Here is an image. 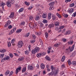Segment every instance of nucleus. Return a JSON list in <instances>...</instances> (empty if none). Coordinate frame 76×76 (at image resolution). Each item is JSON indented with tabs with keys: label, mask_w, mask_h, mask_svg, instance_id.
I'll list each match as a JSON object with an SVG mask.
<instances>
[{
	"label": "nucleus",
	"mask_w": 76,
	"mask_h": 76,
	"mask_svg": "<svg viewBox=\"0 0 76 76\" xmlns=\"http://www.w3.org/2000/svg\"><path fill=\"white\" fill-rule=\"evenodd\" d=\"M0 52L1 53H5L6 52V50L5 49H1L0 50Z\"/></svg>",
	"instance_id": "nucleus-21"
},
{
	"label": "nucleus",
	"mask_w": 76,
	"mask_h": 76,
	"mask_svg": "<svg viewBox=\"0 0 76 76\" xmlns=\"http://www.w3.org/2000/svg\"><path fill=\"white\" fill-rule=\"evenodd\" d=\"M57 16H58V18H61V15H60L58 13H57Z\"/></svg>",
	"instance_id": "nucleus-54"
},
{
	"label": "nucleus",
	"mask_w": 76,
	"mask_h": 76,
	"mask_svg": "<svg viewBox=\"0 0 76 76\" xmlns=\"http://www.w3.org/2000/svg\"><path fill=\"white\" fill-rule=\"evenodd\" d=\"M35 34L36 35H37V36H38V33L37 31H36L35 32Z\"/></svg>",
	"instance_id": "nucleus-62"
},
{
	"label": "nucleus",
	"mask_w": 76,
	"mask_h": 76,
	"mask_svg": "<svg viewBox=\"0 0 76 76\" xmlns=\"http://www.w3.org/2000/svg\"><path fill=\"white\" fill-rule=\"evenodd\" d=\"M73 11H74L73 9L72 8L70 10L69 12L70 13H72L73 12Z\"/></svg>",
	"instance_id": "nucleus-35"
},
{
	"label": "nucleus",
	"mask_w": 76,
	"mask_h": 76,
	"mask_svg": "<svg viewBox=\"0 0 76 76\" xmlns=\"http://www.w3.org/2000/svg\"><path fill=\"white\" fill-rule=\"evenodd\" d=\"M51 18V14H49L48 15V19H50Z\"/></svg>",
	"instance_id": "nucleus-29"
},
{
	"label": "nucleus",
	"mask_w": 76,
	"mask_h": 76,
	"mask_svg": "<svg viewBox=\"0 0 76 76\" xmlns=\"http://www.w3.org/2000/svg\"><path fill=\"white\" fill-rule=\"evenodd\" d=\"M65 33L66 35H68L69 34H71V31L70 30H68V31H66L65 32Z\"/></svg>",
	"instance_id": "nucleus-13"
},
{
	"label": "nucleus",
	"mask_w": 76,
	"mask_h": 76,
	"mask_svg": "<svg viewBox=\"0 0 76 76\" xmlns=\"http://www.w3.org/2000/svg\"><path fill=\"white\" fill-rule=\"evenodd\" d=\"M24 59V58H19L18 59L19 61H22V60H23Z\"/></svg>",
	"instance_id": "nucleus-47"
},
{
	"label": "nucleus",
	"mask_w": 76,
	"mask_h": 76,
	"mask_svg": "<svg viewBox=\"0 0 76 76\" xmlns=\"http://www.w3.org/2000/svg\"><path fill=\"white\" fill-rule=\"evenodd\" d=\"M29 26L30 28H35V27L34 25L32 24V23H29Z\"/></svg>",
	"instance_id": "nucleus-11"
},
{
	"label": "nucleus",
	"mask_w": 76,
	"mask_h": 76,
	"mask_svg": "<svg viewBox=\"0 0 76 76\" xmlns=\"http://www.w3.org/2000/svg\"><path fill=\"white\" fill-rule=\"evenodd\" d=\"M45 65L43 63H42L41 64V67L42 69H44L45 68Z\"/></svg>",
	"instance_id": "nucleus-14"
},
{
	"label": "nucleus",
	"mask_w": 76,
	"mask_h": 76,
	"mask_svg": "<svg viewBox=\"0 0 76 76\" xmlns=\"http://www.w3.org/2000/svg\"><path fill=\"white\" fill-rule=\"evenodd\" d=\"M23 45V41H19L18 42V46L19 48H21Z\"/></svg>",
	"instance_id": "nucleus-4"
},
{
	"label": "nucleus",
	"mask_w": 76,
	"mask_h": 76,
	"mask_svg": "<svg viewBox=\"0 0 76 76\" xmlns=\"http://www.w3.org/2000/svg\"><path fill=\"white\" fill-rule=\"evenodd\" d=\"M32 37L33 38V39H36V36L35 35V34H33L32 35Z\"/></svg>",
	"instance_id": "nucleus-33"
},
{
	"label": "nucleus",
	"mask_w": 76,
	"mask_h": 76,
	"mask_svg": "<svg viewBox=\"0 0 76 76\" xmlns=\"http://www.w3.org/2000/svg\"><path fill=\"white\" fill-rule=\"evenodd\" d=\"M67 62L69 64V65H70V64H71V61H70V59H69L68 60Z\"/></svg>",
	"instance_id": "nucleus-36"
},
{
	"label": "nucleus",
	"mask_w": 76,
	"mask_h": 76,
	"mask_svg": "<svg viewBox=\"0 0 76 76\" xmlns=\"http://www.w3.org/2000/svg\"><path fill=\"white\" fill-rule=\"evenodd\" d=\"M31 46L30 45H29L28 46V48L29 51H31Z\"/></svg>",
	"instance_id": "nucleus-60"
},
{
	"label": "nucleus",
	"mask_w": 76,
	"mask_h": 76,
	"mask_svg": "<svg viewBox=\"0 0 76 76\" xmlns=\"http://www.w3.org/2000/svg\"><path fill=\"white\" fill-rule=\"evenodd\" d=\"M13 33H14V32H13L12 31V30H11L10 32V33H9V35H11V34H13Z\"/></svg>",
	"instance_id": "nucleus-50"
},
{
	"label": "nucleus",
	"mask_w": 76,
	"mask_h": 76,
	"mask_svg": "<svg viewBox=\"0 0 76 76\" xmlns=\"http://www.w3.org/2000/svg\"><path fill=\"white\" fill-rule=\"evenodd\" d=\"M73 41L72 40L68 42V44L69 45H72V44H73Z\"/></svg>",
	"instance_id": "nucleus-19"
},
{
	"label": "nucleus",
	"mask_w": 76,
	"mask_h": 76,
	"mask_svg": "<svg viewBox=\"0 0 76 76\" xmlns=\"http://www.w3.org/2000/svg\"><path fill=\"white\" fill-rule=\"evenodd\" d=\"M75 6V4L74 3H72L71 4H70L69 5V7H73Z\"/></svg>",
	"instance_id": "nucleus-34"
},
{
	"label": "nucleus",
	"mask_w": 76,
	"mask_h": 76,
	"mask_svg": "<svg viewBox=\"0 0 76 76\" xmlns=\"http://www.w3.org/2000/svg\"><path fill=\"white\" fill-rule=\"evenodd\" d=\"M34 19V18H33V17L31 16H30L29 17V20H32Z\"/></svg>",
	"instance_id": "nucleus-41"
},
{
	"label": "nucleus",
	"mask_w": 76,
	"mask_h": 76,
	"mask_svg": "<svg viewBox=\"0 0 76 76\" xmlns=\"http://www.w3.org/2000/svg\"><path fill=\"white\" fill-rule=\"evenodd\" d=\"M39 41L40 42L41 45H42V44H43V41H42V40H41V39H40Z\"/></svg>",
	"instance_id": "nucleus-42"
},
{
	"label": "nucleus",
	"mask_w": 76,
	"mask_h": 76,
	"mask_svg": "<svg viewBox=\"0 0 76 76\" xmlns=\"http://www.w3.org/2000/svg\"><path fill=\"white\" fill-rule=\"evenodd\" d=\"M40 19V15H37L36 16L35 18L36 20H38Z\"/></svg>",
	"instance_id": "nucleus-8"
},
{
	"label": "nucleus",
	"mask_w": 76,
	"mask_h": 76,
	"mask_svg": "<svg viewBox=\"0 0 76 76\" xmlns=\"http://www.w3.org/2000/svg\"><path fill=\"white\" fill-rule=\"evenodd\" d=\"M21 31H22L21 29L18 30H17V31H16V32L17 33H19Z\"/></svg>",
	"instance_id": "nucleus-45"
},
{
	"label": "nucleus",
	"mask_w": 76,
	"mask_h": 76,
	"mask_svg": "<svg viewBox=\"0 0 76 76\" xmlns=\"http://www.w3.org/2000/svg\"><path fill=\"white\" fill-rule=\"evenodd\" d=\"M54 47H58V43H56L54 45Z\"/></svg>",
	"instance_id": "nucleus-43"
},
{
	"label": "nucleus",
	"mask_w": 76,
	"mask_h": 76,
	"mask_svg": "<svg viewBox=\"0 0 76 76\" xmlns=\"http://www.w3.org/2000/svg\"><path fill=\"white\" fill-rule=\"evenodd\" d=\"M54 3H55V2H52L51 3H50L49 4V6H53L54 4Z\"/></svg>",
	"instance_id": "nucleus-25"
},
{
	"label": "nucleus",
	"mask_w": 76,
	"mask_h": 76,
	"mask_svg": "<svg viewBox=\"0 0 76 76\" xmlns=\"http://www.w3.org/2000/svg\"><path fill=\"white\" fill-rule=\"evenodd\" d=\"M45 59L47 60H48V61H51V58H50V57L47 56L45 57Z\"/></svg>",
	"instance_id": "nucleus-17"
},
{
	"label": "nucleus",
	"mask_w": 76,
	"mask_h": 76,
	"mask_svg": "<svg viewBox=\"0 0 76 76\" xmlns=\"http://www.w3.org/2000/svg\"><path fill=\"white\" fill-rule=\"evenodd\" d=\"M54 7H53V6H50L49 7V10H53Z\"/></svg>",
	"instance_id": "nucleus-20"
},
{
	"label": "nucleus",
	"mask_w": 76,
	"mask_h": 76,
	"mask_svg": "<svg viewBox=\"0 0 76 76\" xmlns=\"http://www.w3.org/2000/svg\"><path fill=\"white\" fill-rule=\"evenodd\" d=\"M4 54H0V57H1L3 58V57H4Z\"/></svg>",
	"instance_id": "nucleus-44"
},
{
	"label": "nucleus",
	"mask_w": 76,
	"mask_h": 76,
	"mask_svg": "<svg viewBox=\"0 0 76 76\" xmlns=\"http://www.w3.org/2000/svg\"><path fill=\"white\" fill-rule=\"evenodd\" d=\"M29 35H30V33H28L24 36V37H28L29 36Z\"/></svg>",
	"instance_id": "nucleus-16"
},
{
	"label": "nucleus",
	"mask_w": 76,
	"mask_h": 76,
	"mask_svg": "<svg viewBox=\"0 0 76 76\" xmlns=\"http://www.w3.org/2000/svg\"><path fill=\"white\" fill-rule=\"evenodd\" d=\"M52 18L53 20H56V16L54 15H53L52 17Z\"/></svg>",
	"instance_id": "nucleus-24"
},
{
	"label": "nucleus",
	"mask_w": 76,
	"mask_h": 76,
	"mask_svg": "<svg viewBox=\"0 0 76 76\" xmlns=\"http://www.w3.org/2000/svg\"><path fill=\"white\" fill-rule=\"evenodd\" d=\"M15 39H13L12 41V43H14L15 42Z\"/></svg>",
	"instance_id": "nucleus-57"
},
{
	"label": "nucleus",
	"mask_w": 76,
	"mask_h": 76,
	"mask_svg": "<svg viewBox=\"0 0 76 76\" xmlns=\"http://www.w3.org/2000/svg\"><path fill=\"white\" fill-rule=\"evenodd\" d=\"M25 53L26 55H28L29 54V53L28 50H27L25 51Z\"/></svg>",
	"instance_id": "nucleus-49"
},
{
	"label": "nucleus",
	"mask_w": 76,
	"mask_h": 76,
	"mask_svg": "<svg viewBox=\"0 0 76 76\" xmlns=\"http://www.w3.org/2000/svg\"><path fill=\"white\" fill-rule=\"evenodd\" d=\"M43 22L44 23H47L48 22V21L46 20H44L43 21Z\"/></svg>",
	"instance_id": "nucleus-38"
},
{
	"label": "nucleus",
	"mask_w": 76,
	"mask_h": 76,
	"mask_svg": "<svg viewBox=\"0 0 76 76\" xmlns=\"http://www.w3.org/2000/svg\"><path fill=\"white\" fill-rule=\"evenodd\" d=\"M16 28H15L14 29H13L12 31V32H14L16 31Z\"/></svg>",
	"instance_id": "nucleus-59"
},
{
	"label": "nucleus",
	"mask_w": 76,
	"mask_h": 76,
	"mask_svg": "<svg viewBox=\"0 0 76 76\" xmlns=\"http://www.w3.org/2000/svg\"><path fill=\"white\" fill-rule=\"evenodd\" d=\"M74 53H75L72 54V56H75V54H76V50L75 51H74Z\"/></svg>",
	"instance_id": "nucleus-63"
},
{
	"label": "nucleus",
	"mask_w": 76,
	"mask_h": 76,
	"mask_svg": "<svg viewBox=\"0 0 76 76\" xmlns=\"http://www.w3.org/2000/svg\"><path fill=\"white\" fill-rule=\"evenodd\" d=\"M42 54L40 53H38L37 55V57H38L39 58V57H41Z\"/></svg>",
	"instance_id": "nucleus-31"
},
{
	"label": "nucleus",
	"mask_w": 76,
	"mask_h": 76,
	"mask_svg": "<svg viewBox=\"0 0 76 76\" xmlns=\"http://www.w3.org/2000/svg\"><path fill=\"white\" fill-rule=\"evenodd\" d=\"M59 29H60V28L59 27H56L55 28L56 31H58Z\"/></svg>",
	"instance_id": "nucleus-61"
},
{
	"label": "nucleus",
	"mask_w": 76,
	"mask_h": 76,
	"mask_svg": "<svg viewBox=\"0 0 76 76\" xmlns=\"http://www.w3.org/2000/svg\"><path fill=\"white\" fill-rule=\"evenodd\" d=\"M8 28L9 29H11V28H12V26L11 25H10L8 26Z\"/></svg>",
	"instance_id": "nucleus-56"
},
{
	"label": "nucleus",
	"mask_w": 76,
	"mask_h": 76,
	"mask_svg": "<svg viewBox=\"0 0 76 76\" xmlns=\"http://www.w3.org/2000/svg\"><path fill=\"white\" fill-rule=\"evenodd\" d=\"M8 47H10L11 46V43H10V42H8Z\"/></svg>",
	"instance_id": "nucleus-52"
},
{
	"label": "nucleus",
	"mask_w": 76,
	"mask_h": 76,
	"mask_svg": "<svg viewBox=\"0 0 76 76\" xmlns=\"http://www.w3.org/2000/svg\"><path fill=\"white\" fill-rule=\"evenodd\" d=\"M35 39H33L31 40L30 42L31 44H34V43L35 42Z\"/></svg>",
	"instance_id": "nucleus-18"
},
{
	"label": "nucleus",
	"mask_w": 76,
	"mask_h": 76,
	"mask_svg": "<svg viewBox=\"0 0 76 76\" xmlns=\"http://www.w3.org/2000/svg\"><path fill=\"white\" fill-rule=\"evenodd\" d=\"M39 48V47H36L34 49H33L31 50V53L32 54H35L37 52L38 53L40 50Z\"/></svg>",
	"instance_id": "nucleus-3"
},
{
	"label": "nucleus",
	"mask_w": 76,
	"mask_h": 76,
	"mask_svg": "<svg viewBox=\"0 0 76 76\" xmlns=\"http://www.w3.org/2000/svg\"><path fill=\"white\" fill-rule=\"evenodd\" d=\"M21 69H22V67H19L15 71L16 74H18L19 72H20V71L21 70Z\"/></svg>",
	"instance_id": "nucleus-6"
},
{
	"label": "nucleus",
	"mask_w": 76,
	"mask_h": 76,
	"mask_svg": "<svg viewBox=\"0 0 76 76\" xmlns=\"http://www.w3.org/2000/svg\"><path fill=\"white\" fill-rule=\"evenodd\" d=\"M45 13H44L43 14L42 17L43 18H45L47 17V14Z\"/></svg>",
	"instance_id": "nucleus-22"
},
{
	"label": "nucleus",
	"mask_w": 76,
	"mask_h": 76,
	"mask_svg": "<svg viewBox=\"0 0 76 76\" xmlns=\"http://www.w3.org/2000/svg\"><path fill=\"white\" fill-rule=\"evenodd\" d=\"M64 17H65V18H67V17H68V15H67V14H64V15H63Z\"/></svg>",
	"instance_id": "nucleus-55"
},
{
	"label": "nucleus",
	"mask_w": 76,
	"mask_h": 76,
	"mask_svg": "<svg viewBox=\"0 0 76 76\" xmlns=\"http://www.w3.org/2000/svg\"><path fill=\"white\" fill-rule=\"evenodd\" d=\"M10 73V71H7L5 73V75H7L8 74Z\"/></svg>",
	"instance_id": "nucleus-32"
},
{
	"label": "nucleus",
	"mask_w": 76,
	"mask_h": 76,
	"mask_svg": "<svg viewBox=\"0 0 76 76\" xmlns=\"http://www.w3.org/2000/svg\"><path fill=\"white\" fill-rule=\"evenodd\" d=\"M9 58H10L9 56H7V57L4 58V60H9Z\"/></svg>",
	"instance_id": "nucleus-23"
},
{
	"label": "nucleus",
	"mask_w": 76,
	"mask_h": 76,
	"mask_svg": "<svg viewBox=\"0 0 76 76\" xmlns=\"http://www.w3.org/2000/svg\"><path fill=\"white\" fill-rule=\"evenodd\" d=\"M64 28V26H61L60 27V29H63Z\"/></svg>",
	"instance_id": "nucleus-53"
},
{
	"label": "nucleus",
	"mask_w": 76,
	"mask_h": 76,
	"mask_svg": "<svg viewBox=\"0 0 76 76\" xmlns=\"http://www.w3.org/2000/svg\"><path fill=\"white\" fill-rule=\"evenodd\" d=\"M15 1L14 0H11L10 1H8L7 3V5L8 7H10L12 6V4H13L14 3Z\"/></svg>",
	"instance_id": "nucleus-2"
},
{
	"label": "nucleus",
	"mask_w": 76,
	"mask_h": 76,
	"mask_svg": "<svg viewBox=\"0 0 76 76\" xmlns=\"http://www.w3.org/2000/svg\"><path fill=\"white\" fill-rule=\"evenodd\" d=\"M32 8H33V7L32 6H30V7L28 9V10H31V9H32Z\"/></svg>",
	"instance_id": "nucleus-58"
},
{
	"label": "nucleus",
	"mask_w": 76,
	"mask_h": 76,
	"mask_svg": "<svg viewBox=\"0 0 76 76\" xmlns=\"http://www.w3.org/2000/svg\"><path fill=\"white\" fill-rule=\"evenodd\" d=\"M73 15L74 17H75V16H76V12L73 13Z\"/></svg>",
	"instance_id": "nucleus-64"
},
{
	"label": "nucleus",
	"mask_w": 76,
	"mask_h": 76,
	"mask_svg": "<svg viewBox=\"0 0 76 76\" xmlns=\"http://www.w3.org/2000/svg\"><path fill=\"white\" fill-rule=\"evenodd\" d=\"M25 22L24 21H23L21 22V23L20 24V25H21L23 26L25 25Z\"/></svg>",
	"instance_id": "nucleus-27"
},
{
	"label": "nucleus",
	"mask_w": 76,
	"mask_h": 76,
	"mask_svg": "<svg viewBox=\"0 0 76 76\" xmlns=\"http://www.w3.org/2000/svg\"><path fill=\"white\" fill-rule=\"evenodd\" d=\"M25 4H26V5H27V6H29L30 4V3L29 2H27V1H26L25 2Z\"/></svg>",
	"instance_id": "nucleus-37"
},
{
	"label": "nucleus",
	"mask_w": 76,
	"mask_h": 76,
	"mask_svg": "<svg viewBox=\"0 0 76 76\" xmlns=\"http://www.w3.org/2000/svg\"><path fill=\"white\" fill-rule=\"evenodd\" d=\"M6 5V4L3 2L1 3L0 4V6H1L2 7V9L3 10H4V6H5Z\"/></svg>",
	"instance_id": "nucleus-5"
},
{
	"label": "nucleus",
	"mask_w": 76,
	"mask_h": 76,
	"mask_svg": "<svg viewBox=\"0 0 76 76\" xmlns=\"http://www.w3.org/2000/svg\"><path fill=\"white\" fill-rule=\"evenodd\" d=\"M14 15H15L14 12H11L10 16H9L10 18H13V17H14V16H15Z\"/></svg>",
	"instance_id": "nucleus-10"
},
{
	"label": "nucleus",
	"mask_w": 76,
	"mask_h": 76,
	"mask_svg": "<svg viewBox=\"0 0 76 76\" xmlns=\"http://www.w3.org/2000/svg\"><path fill=\"white\" fill-rule=\"evenodd\" d=\"M45 36L46 38H48V33H45Z\"/></svg>",
	"instance_id": "nucleus-46"
},
{
	"label": "nucleus",
	"mask_w": 76,
	"mask_h": 76,
	"mask_svg": "<svg viewBox=\"0 0 76 76\" xmlns=\"http://www.w3.org/2000/svg\"><path fill=\"white\" fill-rule=\"evenodd\" d=\"M10 23H11L10 21L8 20L7 21V23L5 24V27H6L8 25H9L10 24Z\"/></svg>",
	"instance_id": "nucleus-9"
},
{
	"label": "nucleus",
	"mask_w": 76,
	"mask_h": 76,
	"mask_svg": "<svg viewBox=\"0 0 76 76\" xmlns=\"http://www.w3.org/2000/svg\"><path fill=\"white\" fill-rule=\"evenodd\" d=\"M54 24H53L52 23L51 24H50L49 26H48V27L49 28H52L54 26Z\"/></svg>",
	"instance_id": "nucleus-15"
},
{
	"label": "nucleus",
	"mask_w": 76,
	"mask_h": 76,
	"mask_svg": "<svg viewBox=\"0 0 76 76\" xmlns=\"http://www.w3.org/2000/svg\"><path fill=\"white\" fill-rule=\"evenodd\" d=\"M71 64H73V65H74V66H75L76 65V61H73L72 62Z\"/></svg>",
	"instance_id": "nucleus-30"
},
{
	"label": "nucleus",
	"mask_w": 76,
	"mask_h": 76,
	"mask_svg": "<svg viewBox=\"0 0 76 76\" xmlns=\"http://www.w3.org/2000/svg\"><path fill=\"white\" fill-rule=\"evenodd\" d=\"M23 8H21L20 9V10L18 11V12H19V13H20V12H22L23 11Z\"/></svg>",
	"instance_id": "nucleus-28"
},
{
	"label": "nucleus",
	"mask_w": 76,
	"mask_h": 76,
	"mask_svg": "<svg viewBox=\"0 0 76 76\" xmlns=\"http://www.w3.org/2000/svg\"><path fill=\"white\" fill-rule=\"evenodd\" d=\"M9 56L11 58H12L13 57V54L12 53H10L9 54Z\"/></svg>",
	"instance_id": "nucleus-48"
},
{
	"label": "nucleus",
	"mask_w": 76,
	"mask_h": 76,
	"mask_svg": "<svg viewBox=\"0 0 76 76\" xmlns=\"http://www.w3.org/2000/svg\"><path fill=\"white\" fill-rule=\"evenodd\" d=\"M28 69L32 70H34V66L32 65H31V66H28Z\"/></svg>",
	"instance_id": "nucleus-7"
},
{
	"label": "nucleus",
	"mask_w": 76,
	"mask_h": 76,
	"mask_svg": "<svg viewBox=\"0 0 76 76\" xmlns=\"http://www.w3.org/2000/svg\"><path fill=\"white\" fill-rule=\"evenodd\" d=\"M26 68L25 67L23 68V69L22 70V72H25L26 71Z\"/></svg>",
	"instance_id": "nucleus-39"
},
{
	"label": "nucleus",
	"mask_w": 76,
	"mask_h": 76,
	"mask_svg": "<svg viewBox=\"0 0 76 76\" xmlns=\"http://www.w3.org/2000/svg\"><path fill=\"white\" fill-rule=\"evenodd\" d=\"M74 47H75V45H74L72 47L71 49L70 50V51H72L74 50Z\"/></svg>",
	"instance_id": "nucleus-26"
},
{
	"label": "nucleus",
	"mask_w": 76,
	"mask_h": 76,
	"mask_svg": "<svg viewBox=\"0 0 76 76\" xmlns=\"http://www.w3.org/2000/svg\"><path fill=\"white\" fill-rule=\"evenodd\" d=\"M60 24V22L58 21H57L55 23V25L56 27H58L59 25Z\"/></svg>",
	"instance_id": "nucleus-12"
},
{
	"label": "nucleus",
	"mask_w": 76,
	"mask_h": 76,
	"mask_svg": "<svg viewBox=\"0 0 76 76\" xmlns=\"http://www.w3.org/2000/svg\"><path fill=\"white\" fill-rule=\"evenodd\" d=\"M62 40L64 42H66L67 41V39L64 38L62 39Z\"/></svg>",
	"instance_id": "nucleus-40"
},
{
	"label": "nucleus",
	"mask_w": 76,
	"mask_h": 76,
	"mask_svg": "<svg viewBox=\"0 0 76 76\" xmlns=\"http://www.w3.org/2000/svg\"><path fill=\"white\" fill-rule=\"evenodd\" d=\"M12 74H13V71H11L10 73V74L9 75V76H12Z\"/></svg>",
	"instance_id": "nucleus-51"
},
{
	"label": "nucleus",
	"mask_w": 76,
	"mask_h": 76,
	"mask_svg": "<svg viewBox=\"0 0 76 76\" xmlns=\"http://www.w3.org/2000/svg\"><path fill=\"white\" fill-rule=\"evenodd\" d=\"M51 69H52V72H53V73H51V72L50 73H49L48 75L49 76H50L51 75L52 76H53V75H56L57 74V73H58V70H56V68L55 67H54L53 66H51Z\"/></svg>",
	"instance_id": "nucleus-1"
}]
</instances>
